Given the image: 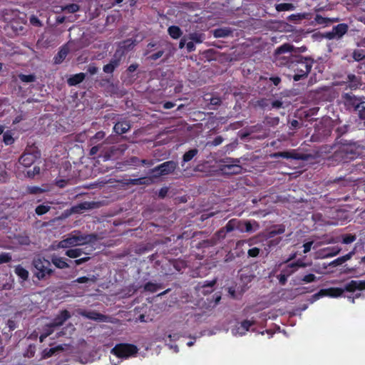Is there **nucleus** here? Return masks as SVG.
<instances>
[{
	"instance_id": "obj_7",
	"label": "nucleus",
	"mask_w": 365,
	"mask_h": 365,
	"mask_svg": "<svg viewBox=\"0 0 365 365\" xmlns=\"http://www.w3.org/2000/svg\"><path fill=\"white\" fill-rule=\"evenodd\" d=\"M178 163L174 161H167L155 167L150 171V174L154 178L166 175L172 173L177 168Z\"/></svg>"
},
{
	"instance_id": "obj_57",
	"label": "nucleus",
	"mask_w": 365,
	"mask_h": 365,
	"mask_svg": "<svg viewBox=\"0 0 365 365\" xmlns=\"http://www.w3.org/2000/svg\"><path fill=\"white\" fill-rule=\"evenodd\" d=\"M349 80H350V81H351V85H350V86H351V88H355V87H356V86H357V84H356V83H355L354 82V81L356 79L355 76H349Z\"/></svg>"
},
{
	"instance_id": "obj_28",
	"label": "nucleus",
	"mask_w": 365,
	"mask_h": 365,
	"mask_svg": "<svg viewBox=\"0 0 365 365\" xmlns=\"http://www.w3.org/2000/svg\"><path fill=\"white\" fill-rule=\"evenodd\" d=\"M20 80L25 83H31L34 82L36 80V76L34 75H24L20 74L19 76Z\"/></svg>"
},
{
	"instance_id": "obj_34",
	"label": "nucleus",
	"mask_w": 365,
	"mask_h": 365,
	"mask_svg": "<svg viewBox=\"0 0 365 365\" xmlns=\"http://www.w3.org/2000/svg\"><path fill=\"white\" fill-rule=\"evenodd\" d=\"M4 142L6 145H11L14 142V138L9 133H5L4 134Z\"/></svg>"
},
{
	"instance_id": "obj_4",
	"label": "nucleus",
	"mask_w": 365,
	"mask_h": 365,
	"mask_svg": "<svg viewBox=\"0 0 365 365\" xmlns=\"http://www.w3.org/2000/svg\"><path fill=\"white\" fill-rule=\"evenodd\" d=\"M138 347L130 344H120L111 349V353L120 359L134 357L138 354Z\"/></svg>"
},
{
	"instance_id": "obj_17",
	"label": "nucleus",
	"mask_w": 365,
	"mask_h": 365,
	"mask_svg": "<svg viewBox=\"0 0 365 365\" xmlns=\"http://www.w3.org/2000/svg\"><path fill=\"white\" fill-rule=\"evenodd\" d=\"M68 48L66 46L63 47L56 56L54 58V61L56 63H61L64 58L66 57L67 54L68 53Z\"/></svg>"
},
{
	"instance_id": "obj_30",
	"label": "nucleus",
	"mask_w": 365,
	"mask_h": 365,
	"mask_svg": "<svg viewBox=\"0 0 365 365\" xmlns=\"http://www.w3.org/2000/svg\"><path fill=\"white\" fill-rule=\"evenodd\" d=\"M50 209L49 205H40L36 208V212L38 215H43L46 213Z\"/></svg>"
},
{
	"instance_id": "obj_37",
	"label": "nucleus",
	"mask_w": 365,
	"mask_h": 365,
	"mask_svg": "<svg viewBox=\"0 0 365 365\" xmlns=\"http://www.w3.org/2000/svg\"><path fill=\"white\" fill-rule=\"evenodd\" d=\"M316 279V277L313 274H309L307 275H305L302 281L307 283L314 282Z\"/></svg>"
},
{
	"instance_id": "obj_32",
	"label": "nucleus",
	"mask_w": 365,
	"mask_h": 365,
	"mask_svg": "<svg viewBox=\"0 0 365 365\" xmlns=\"http://www.w3.org/2000/svg\"><path fill=\"white\" fill-rule=\"evenodd\" d=\"M145 289L151 292H155L158 289V286L156 284L148 282L145 285Z\"/></svg>"
},
{
	"instance_id": "obj_49",
	"label": "nucleus",
	"mask_w": 365,
	"mask_h": 365,
	"mask_svg": "<svg viewBox=\"0 0 365 365\" xmlns=\"http://www.w3.org/2000/svg\"><path fill=\"white\" fill-rule=\"evenodd\" d=\"M105 137V133L102 131L98 132L93 137V139L100 140Z\"/></svg>"
},
{
	"instance_id": "obj_62",
	"label": "nucleus",
	"mask_w": 365,
	"mask_h": 365,
	"mask_svg": "<svg viewBox=\"0 0 365 365\" xmlns=\"http://www.w3.org/2000/svg\"><path fill=\"white\" fill-rule=\"evenodd\" d=\"M282 103L279 101H275L272 103V106L274 108H279L281 107Z\"/></svg>"
},
{
	"instance_id": "obj_61",
	"label": "nucleus",
	"mask_w": 365,
	"mask_h": 365,
	"mask_svg": "<svg viewBox=\"0 0 365 365\" xmlns=\"http://www.w3.org/2000/svg\"><path fill=\"white\" fill-rule=\"evenodd\" d=\"M215 284V280H212V281H210V282H209L207 283H205L202 285V287H212Z\"/></svg>"
},
{
	"instance_id": "obj_18",
	"label": "nucleus",
	"mask_w": 365,
	"mask_h": 365,
	"mask_svg": "<svg viewBox=\"0 0 365 365\" xmlns=\"http://www.w3.org/2000/svg\"><path fill=\"white\" fill-rule=\"evenodd\" d=\"M169 35L175 39L178 38L182 35V31L178 26H171L168 29Z\"/></svg>"
},
{
	"instance_id": "obj_35",
	"label": "nucleus",
	"mask_w": 365,
	"mask_h": 365,
	"mask_svg": "<svg viewBox=\"0 0 365 365\" xmlns=\"http://www.w3.org/2000/svg\"><path fill=\"white\" fill-rule=\"evenodd\" d=\"M11 259V256L9 253H2L0 255V264L8 262Z\"/></svg>"
},
{
	"instance_id": "obj_13",
	"label": "nucleus",
	"mask_w": 365,
	"mask_h": 365,
	"mask_svg": "<svg viewBox=\"0 0 365 365\" xmlns=\"http://www.w3.org/2000/svg\"><path fill=\"white\" fill-rule=\"evenodd\" d=\"M187 37L188 40H190L193 43L195 42L196 43H200L203 42V41L205 38V35L203 34L198 32L190 33L187 36Z\"/></svg>"
},
{
	"instance_id": "obj_27",
	"label": "nucleus",
	"mask_w": 365,
	"mask_h": 365,
	"mask_svg": "<svg viewBox=\"0 0 365 365\" xmlns=\"http://www.w3.org/2000/svg\"><path fill=\"white\" fill-rule=\"evenodd\" d=\"M331 251V252H329L327 254H326L325 257H334V256H336V255H338L340 251H341V248L339 247H328L325 250V251Z\"/></svg>"
},
{
	"instance_id": "obj_9",
	"label": "nucleus",
	"mask_w": 365,
	"mask_h": 365,
	"mask_svg": "<svg viewBox=\"0 0 365 365\" xmlns=\"http://www.w3.org/2000/svg\"><path fill=\"white\" fill-rule=\"evenodd\" d=\"M252 324L253 322L249 320H245L241 323L237 324L235 327L232 329V335L235 336L245 335Z\"/></svg>"
},
{
	"instance_id": "obj_64",
	"label": "nucleus",
	"mask_w": 365,
	"mask_h": 365,
	"mask_svg": "<svg viewBox=\"0 0 365 365\" xmlns=\"http://www.w3.org/2000/svg\"><path fill=\"white\" fill-rule=\"evenodd\" d=\"M98 151V147L94 146L91 149L90 153L91 155H95Z\"/></svg>"
},
{
	"instance_id": "obj_19",
	"label": "nucleus",
	"mask_w": 365,
	"mask_h": 365,
	"mask_svg": "<svg viewBox=\"0 0 365 365\" xmlns=\"http://www.w3.org/2000/svg\"><path fill=\"white\" fill-rule=\"evenodd\" d=\"M276 10L278 11H292L294 9V6L292 4L289 3H282L278 4L275 6Z\"/></svg>"
},
{
	"instance_id": "obj_50",
	"label": "nucleus",
	"mask_w": 365,
	"mask_h": 365,
	"mask_svg": "<svg viewBox=\"0 0 365 365\" xmlns=\"http://www.w3.org/2000/svg\"><path fill=\"white\" fill-rule=\"evenodd\" d=\"M364 57V54L359 53V51H354V58L356 61L361 60Z\"/></svg>"
},
{
	"instance_id": "obj_60",
	"label": "nucleus",
	"mask_w": 365,
	"mask_h": 365,
	"mask_svg": "<svg viewBox=\"0 0 365 365\" xmlns=\"http://www.w3.org/2000/svg\"><path fill=\"white\" fill-rule=\"evenodd\" d=\"M167 345L169 346V348L172 350H173V351L175 353H178L179 349H178V347L177 345H173V344H167Z\"/></svg>"
},
{
	"instance_id": "obj_24",
	"label": "nucleus",
	"mask_w": 365,
	"mask_h": 365,
	"mask_svg": "<svg viewBox=\"0 0 365 365\" xmlns=\"http://www.w3.org/2000/svg\"><path fill=\"white\" fill-rule=\"evenodd\" d=\"M123 51H122L120 49L118 50L115 52L113 58L110 61V63L111 64H113L114 66V67L116 68L120 63V58L123 56Z\"/></svg>"
},
{
	"instance_id": "obj_39",
	"label": "nucleus",
	"mask_w": 365,
	"mask_h": 365,
	"mask_svg": "<svg viewBox=\"0 0 365 365\" xmlns=\"http://www.w3.org/2000/svg\"><path fill=\"white\" fill-rule=\"evenodd\" d=\"M259 250L257 247L250 249L248 250V255L252 257H257L259 255Z\"/></svg>"
},
{
	"instance_id": "obj_31",
	"label": "nucleus",
	"mask_w": 365,
	"mask_h": 365,
	"mask_svg": "<svg viewBox=\"0 0 365 365\" xmlns=\"http://www.w3.org/2000/svg\"><path fill=\"white\" fill-rule=\"evenodd\" d=\"M230 34V31L227 29H216L214 31V35L215 37H225L228 36Z\"/></svg>"
},
{
	"instance_id": "obj_33",
	"label": "nucleus",
	"mask_w": 365,
	"mask_h": 365,
	"mask_svg": "<svg viewBox=\"0 0 365 365\" xmlns=\"http://www.w3.org/2000/svg\"><path fill=\"white\" fill-rule=\"evenodd\" d=\"M356 240L355 235H346L343 237L342 242L344 244H350Z\"/></svg>"
},
{
	"instance_id": "obj_45",
	"label": "nucleus",
	"mask_w": 365,
	"mask_h": 365,
	"mask_svg": "<svg viewBox=\"0 0 365 365\" xmlns=\"http://www.w3.org/2000/svg\"><path fill=\"white\" fill-rule=\"evenodd\" d=\"M98 69L97 67L93 65H90L88 68V71L91 74L94 75L98 72Z\"/></svg>"
},
{
	"instance_id": "obj_26",
	"label": "nucleus",
	"mask_w": 365,
	"mask_h": 365,
	"mask_svg": "<svg viewBox=\"0 0 365 365\" xmlns=\"http://www.w3.org/2000/svg\"><path fill=\"white\" fill-rule=\"evenodd\" d=\"M197 149H192L185 153L183 155V162H188L191 160L197 153Z\"/></svg>"
},
{
	"instance_id": "obj_2",
	"label": "nucleus",
	"mask_w": 365,
	"mask_h": 365,
	"mask_svg": "<svg viewBox=\"0 0 365 365\" xmlns=\"http://www.w3.org/2000/svg\"><path fill=\"white\" fill-rule=\"evenodd\" d=\"M96 240L93 235H85L79 231L75 230L60 241L58 245L59 248H69L76 246H81L90 243Z\"/></svg>"
},
{
	"instance_id": "obj_12",
	"label": "nucleus",
	"mask_w": 365,
	"mask_h": 365,
	"mask_svg": "<svg viewBox=\"0 0 365 365\" xmlns=\"http://www.w3.org/2000/svg\"><path fill=\"white\" fill-rule=\"evenodd\" d=\"M130 128V125L127 121H120L114 125V130L118 134H123L126 133Z\"/></svg>"
},
{
	"instance_id": "obj_29",
	"label": "nucleus",
	"mask_w": 365,
	"mask_h": 365,
	"mask_svg": "<svg viewBox=\"0 0 365 365\" xmlns=\"http://www.w3.org/2000/svg\"><path fill=\"white\" fill-rule=\"evenodd\" d=\"M356 109L358 110L359 118L365 119V102L357 105Z\"/></svg>"
},
{
	"instance_id": "obj_46",
	"label": "nucleus",
	"mask_w": 365,
	"mask_h": 365,
	"mask_svg": "<svg viewBox=\"0 0 365 365\" xmlns=\"http://www.w3.org/2000/svg\"><path fill=\"white\" fill-rule=\"evenodd\" d=\"M188 38L187 37V36L182 37L179 43V48H182L185 47V46H186V43H187V41Z\"/></svg>"
},
{
	"instance_id": "obj_41",
	"label": "nucleus",
	"mask_w": 365,
	"mask_h": 365,
	"mask_svg": "<svg viewBox=\"0 0 365 365\" xmlns=\"http://www.w3.org/2000/svg\"><path fill=\"white\" fill-rule=\"evenodd\" d=\"M163 54V51H159L158 52L151 55L149 56V58H150L151 60H157L159 58H160Z\"/></svg>"
},
{
	"instance_id": "obj_1",
	"label": "nucleus",
	"mask_w": 365,
	"mask_h": 365,
	"mask_svg": "<svg viewBox=\"0 0 365 365\" xmlns=\"http://www.w3.org/2000/svg\"><path fill=\"white\" fill-rule=\"evenodd\" d=\"M365 289V281L351 280L347 283L344 288L331 287L322 289L319 292L313 295V298L317 300L322 297H329L336 298L341 297L345 291L354 292L356 290Z\"/></svg>"
},
{
	"instance_id": "obj_25",
	"label": "nucleus",
	"mask_w": 365,
	"mask_h": 365,
	"mask_svg": "<svg viewBox=\"0 0 365 365\" xmlns=\"http://www.w3.org/2000/svg\"><path fill=\"white\" fill-rule=\"evenodd\" d=\"M33 162V156L29 153L23 155L20 158V163L24 166H29Z\"/></svg>"
},
{
	"instance_id": "obj_20",
	"label": "nucleus",
	"mask_w": 365,
	"mask_h": 365,
	"mask_svg": "<svg viewBox=\"0 0 365 365\" xmlns=\"http://www.w3.org/2000/svg\"><path fill=\"white\" fill-rule=\"evenodd\" d=\"M63 349V348L62 346H57L49 349H45L43 351V358H48L53 355L56 351H61Z\"/></svg>"
},
{
	"instance_id": "obj_63",
	"label": "nucleus",
	"mask_w": 365,
	"mask_h": 365,
	"mask_svg": "<svg viewBox=\"0 0 365 365\" xmlns=\"http://www.w3.org/2000/svg\"><path fill=\"white\" fill-rule=\"evenodd\" d=\"M245 231L246 232H251L252 231V225L250 222H246L245 223Z\"/></svg>"
},
{
	"instance_id": "obj_10",
	"label": "nucleus",
	"mask_w": 365,
	"mask_h": 365,
	"mask_svg": "<svg viewBox=\"0 0 365 365\" xmlns=\"http://www.w3.org/2000/svg\"><path fill=\"white\" fill-rule=\"evenodd\" d=\"M80 314H81L82 316H83L88 319L96 320V321L104 322L106 319V317H105L104 315L101 314L96 312H93V311L92 312L81 311V312H80Z\"/></svg>"
},
{
	"instance_id": "obj_5",
	"label": "nucleus",
	"mask_w": 365,
	"mask_h": 365,
	"mask_svg": "<svg viewBox=\"0 0 365 365\" xmlns=\"http://www.w3.org/2000/svg\"><path fill=\"white\" fill-rule=\"evenodd\" d=\"M293 50V46L284 43L280 47L277 48L274 53V62L277 66H287L291 61L289 58L291 57V53Z\"/></svg>"
},
{
	"instance_id": "obj_55",
	"label": "nucleus",
	"mask_w": 365,
	"mask_h": 365,
	"mask_svg": "<svg viewBox=\"0 0 365 365\" xmlns=\"http://www.w3.org/2000/svg\"><path fill=\"white\" fill-rule=\"evenodd\" d=\"M88 259H89L88 257H83V258H81L78 259H76L74 261V263L76 264V265H79V264L86 262Z\"/></svg>"
},
{
	"instance_id": "obj_6",
	"label": "nucleus",
	"mask_w": 365,
	"mask_h": 365,
	"mask_svg": "<svg viewBox=\"0 0 365 365\" xmlns=\"http://www.w3.org/2000/svg\"><path fill=\"white\" fill-rule=\"evenodd\" d=\"M69 317L70 314L68 311H62L51 324L46 327L44 333H43L39 337L40 341H43L44 339L53 332L54 328L61 326Z\"/></svg>"
},
{
	"instance_id": "obj_22",
	"label": "nucleus",
	"mask_w": 365,
	"mask_h": 365,
	"mask_svg": "<svg viewBox=\"0 0 365 365\" xmlns=\"http://www.w3.org/2000/svg\"><path fill=\"white\" fill-rule=\"evenodd\" d=\"M15 273L23 280H26L29 277V272L21 266H17L15 268Z\"/></svg>"
},
{
	"instance_id": "obj_36",
	"label": "nucleus",
	"mask_w": 365,
	"mask_h": 365,
	"mask_svg": "<svg viewBox=\"0 0 365 365\" xmlns=\"http://www.w3.org/2000/svg\"><path fill=\"white\" fill-rule=\"evenodd\" d=\"M95 277H93L91 278H89V277H79L76 279V282H78V283H88L89 282H95Z\"/></svg>"
},
{
	"instance_id": "obj_8",
	"label": "nucleus",
	"mask_w": 365,
	"mask_h": 365,
	"mask_svg": "<svg viewBox=\"0 0 365 365\" xmlns=\"http://www.w3.org/2000/svg\"><path fill=\"white\" fill-rule=\"evenodd\" d=\"M34 266L36 270V275L38 279H43L51 272V263L43 258H36L34 260Z\"/></svg>"
},
{
	"instance_id": "obj_44",
	"label": "nucleus",
	"mask_w": 365,
	"mask_h": 365,
	"mask_svg": "<svg viewBox=\"0 0 365 365\" xmlns=\"http://www.w3.org/2000/svg\"><path fill=\"white\" fill-rule=\"evenodd\" d=\"M344 262L343 260L342 257H340L336 259H334L333 262H331V264L333 266H337L343 264Z\"/></svg>"
},
{
	"instance_id": "obj_43",
	"label": "nucleus",
	"mask_w": 365,
	"mask_h": 365,
	"mask_svg": "<svg viewBox=\"0 0 365 365\" xmlns=\"http://www.w3.org/2000/svg\"><path fill=\"white\" fill-rule=\"evenodd\" d=\"M312 245H313V242L312 241L305 243L303 245V247H304V253H307L308 252H309Z\"/></svg>"
},
{
	"instance_id": "obj_48",
	"label": "nucleus",
	"mask_w": 365,
	"mask_h": 365,
	"mask_svg": "<svg viewBox=\"0 0 365 365\" xmlns=\"http://www.w3.org/2000/svg\"><path fill=\"white\" fill-rule=\"evenodd\" d=\"M223 141V139L222 137H217L215 138V140L212 141V144L215 146L220 145Z\"/></svg>"
},
{
	"instance_id": "obj_51",
	"label": "nucleus",
	"mask_w": 365,
	"mask_h": 365,
	"mask_svg": "<svg viewBox=\"0 0 365 365\" xmlns=\"http://www.w3.org/2000/svg\"><path fill=\"white\" fill-rule=\"evenodd\" d=\"M168 337L170 339V341H177L180 339V334L178 333H175L173 334H169Z\"/></svg>"
},
{
	"instance_id": "obj_42",
	"label": "nucleus",
	"mask_w": 365,
	"mask_h": 365,
	"mask_svg": "<svg viewBox=\"0 0 365 365\" xmlns=\"http://www.w3.org/2000/svg\"><path fill=\"white\" fill-rule=\"evenodd\" d=\"M186 48L188 52H191L195 50V46L192 41H188L186 43Z\"/></svg>"
},
{
	"instance_id": "obj_21",
	"label": "nucleus",
	"mask_w": 365,
	"mask_h": 365,
	"mask_svg": "<svg viewBox=\"0 0 365 365\" xmlns=\"http://www.w3.org/2000/svg\"><path fill=\"white\" fill-rule=\"evenodd\" d=\"M83 252L80 248L70 249L66 252V255L71 258H77L80 257Z\"/></svg>"
},
{
	"instance_id": "obj_59",
	"label": "nucleus",
	"mask_w": 365,
	"mask_h": 365,
	"mask_svg": "<svg viewBox=\"0 0 365 365\" xmlns=\"http://www.w3.org/2000/svg\"><path fill=\"white\" fill-rule=\"evenodd\" d=\"M353 257V253H348L344 256H342L344 262L349 260Z\"/></svg>"
},
{
	"instance_id": "obj_47",
	"label": "nucleus",
	"mask_w": 365,
	"mask_h": 365,
	"mask_svg": "<svg viewBox=\"0 0 365 365\" xmlns=\"http://www.w3.org/2000/svg\"><path fill=\"white\" fill-rule=\"evenodd\" d=\"M325 37L329 39L337 38L336 34L334 32V29L331 31L328 32L325 34Z\"/></svg>"
},
{
	"instance_id": "obj_3",
	"label": "nucleus",
	"mask_w": 365,
	"mask_h": 365,
	"mask_svg": "<svg viewBox=\"0 0 365 365\" xmlns=\"http://www.w3.org/2000/svg\"><path fill=\"white\" fill-rule=\"evenodd\" d=\"M313 61L308 58H299L298 60L292 61L289 64V68L294 72L293 79L298 81L306 78L312 67Z\"/></svg>"
},
{
	"instance_id": "obj_56",
	"label": "nucleus",
	"mask_w": 365,
	"mask_h": 365,
	"mask_svg": "<svg viewBox=\"0 0 365 365\" xmlns=\"http://www.w3.org/2000/svg\"><path fill=\"white\" fill-rule=\"evenodd\" d=\"M29 190L31 193L42 192L43 191L41 188L37 187H31Z\"/></svg>"
},
{
	"instance_id": "obj_11",
	"label": "nucleus",
	"mask_w": 365,
	"mask_h": 365,
	"mask_svg": "<svg viewBox=\"0 0 365 365\" xmlns=\"http://www.w3.org/2000/svg\"><path fill=\"white\" fill-rule=\"evenodd\" d=\"M239 160L235 159L232 161V164H227L224 166V170L227 173L237 174L241 172V167L237 164Z\"/></svg>"
},
{
	"instance_id": "obj_16",
	"label": "nucleus",
	"mask_w": 365,
	"mask_h": 365,
	"mask_svg": "<svg viewBox=\"0 0 365 365\" xmlns=\"http://www.w3.org/2000/svg\"><path fill=\"white\" fill-rule=\"evenodd\" d=\"M51 261H52L53 264L58 268L63 269V268L68 267V264L66 262L65 259L62 257H59L57 256H53L51 257Z\"/></svg>"
},
{
	"instance_id": "obj_14",
	"label": "nucleus",
	"mask_w": 365,
	"mask_h": 365,
	"mask_svg": "<svg viewBox=\"0 0 365 365\" xmlns=\"http://www.w3.org/2000/svg\"><path fill=\"white\" fill-rule=\"evenodd\" d=\"M86 75L83 73H79L73 75L68 79V83L70 86H76L82 82L85 78Z\"/></svg>"
},
{
	"instance_id": "obj_23",
	"label": "nucleus",
	"mask_w": 365,
	"mask_h": 365,
	"mask_svg": "<svg viewBox=\"0 0 365 365\" xmlns=\"http://www.w3.org/2000/svg\"><path fill=\"white\" fill-rule=\"evenodd\" d=\"M61 11H65L67 13L73 14L79 10V6L76 4H71L65 6L60 7Z\"/></svg>"
},
{
	"instance_id": "obj_38",
	"label": "nucleus",
	"mask_w": 365,
	"mask_h": 365,
	"mask_svg": "<svg viewBox=\"0 0 365 365\" xmlns=\"http://www.w3.org/2000/svg\"><path fill=\"white\" fill-rule=\"evenodd\" d=\"M115 67H114V66L113 64L109 63L106 64V66H104L103 71L107 73H111L115 70Z\"/></svg>"
},
{
	"instance_id": "obj_53",
	"label": "nucleus",
	"mask_w": 365,
	"mask_h": 365,
	"mask_svg": "<svg viewBox=\"0 0 365 365\" xmlns=\"http://www.w3.org/2000/svg\"><path fill=\"white\" fill-rule=\"evenodd\" d=\"M133 44V42L131 40L126 41L123 42V45L121 46L122 48H130V47Z\"/></svg>"
},
{
	"instance_id": "obj_15",
	"label": "nucleus",
	"mask_w": 365,
	"mask_h": 365,
	"mask_svg": "<svg viewBox=\"0 0 365 365\" xmlns=\"http://www.w3.org/2000/svg\"><path fill=\"white\" fill-rule=\"evenodd\" d=\"M334 32L336 34L337 38H340L344 34L346 33L348 26L346 24H341L333 28Z\"/></svg>"
},
{
	"instance_id": "obj_54",
	"label": "nucleus",
	"mask_w": 365,
	"mask_h": 365,
	"mask_svg": "<svg viewBox=\"0 0 365 365\" xmlns=\"http://www.w3.org/2000/svg\"><path fill=\"white\" fill-rule=\"evenodd\" d=\"M30 21L34 25H36V26H40L41 25L40 21L36 17H35V16L31 17Z\"/></svg>"
},
{
	"instance_id": "obj_58",
	"label": "nucleus",
	"mask_w": 365,
	"mask_h": 365,
	"mask_svg": "<svg viewBox=\"0 0 365 365\" xmlns=\"http://www.w3.org/2000/svg\"><path fill=\"white\" fill-rule=\"evenodd\" d=\"M174 106H175V104L172 102H166L165 103H164L163 107L165 109H170V108H173Z\"/></svg>"
},
{
	"instance_id": "obj_52",
	"label": "nucleus",
	"mask_w": 365,
	"mask_h": 365,
	"mask_svg": "<svg viewBox=\"0 0 365 365\" xmlns=\"http://www.w3.org/2000/svg\"><path fill=\"white\" fill-rule=\"evenodd\" d=\"M142 180H144L143 183H145V180L147 182H150L151 181V178H148V179H135L133 180V184H136V185H138V184H142L143 182Z\"/></svg>"
},
{
	"instance_id": "obj_40",
	"label": "nucleus",
	"mask_w": 365,
	"mask_h": 365,
	"mask_svg": "<svg viewBox=\"0 0 365 365\" xmlns=\"http://www.w3.org/2000/svg\"><path fill=\"white\" fill-rule=\"evenodd\" d=\"M276 156H280L284 158H295L294 156H293L291 153L288 152H281L275 154Z\"/></svg>"
}]
</instances>
